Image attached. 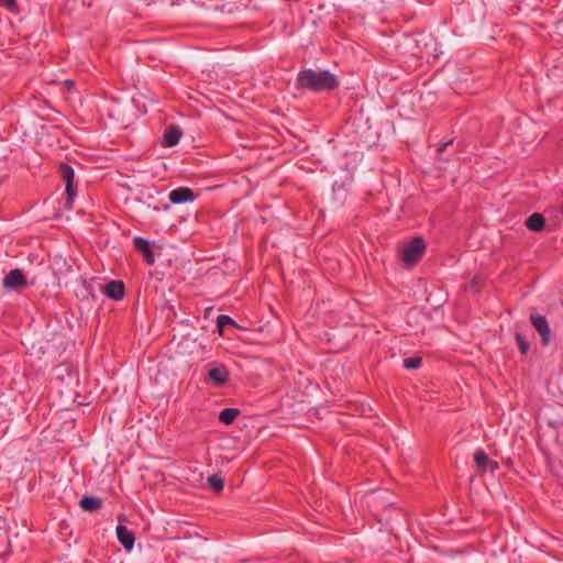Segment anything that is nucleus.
<instances>
[{
    "label": "nucleus",
    "mask_w": 563,
    "mask_h": 563,
    "mask_svg": "<svg viewBox=\"0 0 563 563\" xmlns=\"http://www.w3.org/2000/svg\"><path fill=\"white\" fill-rule=\"evenodd\" d=\"M339 86L336 76L329 70L301 69L297 74L295 87L313 92L332 91Z\"/></svg>",
    "instance_id": "nucleus-1"
},
{
    "label": "nucleus",
    "mask_w": 563,
    "mask_h": 563,
    "mask_svg": "<svg viewBox=\"0 0 563 563\" xmlns=\"http://www.w3.org/2000/svg\"><path fill=\"white\" fill-rule=\"evenodd\" d=\"M426 250L422 238H415L408 242L402 249V261L408 265L416 264L423 255Z\"/></svg>",
    "instance_id": "nucleus-2"
},
{
    "label": "nucleus",
    "mask_w": 563,
    "mask_h": 563,
    "mask_svg": "<svg viewBox=\"0 0 563 563\" xmlns=\"http://www.w3.org/2000/svg\"><path fill=\"white\" fill-rule=\"evenodd\" d=\"M530 321L537 332L540 334L542 345L548 346L551 342L552 335L547 318L541 314L531 313Z\"/></svg>",
    "instance_id": "nucleus-3"
},
{
    "label": "nucleus",
    "mask_w": 563,
    "mask_h": 563,
    "mask_svg": "<svg viewBox=\"0 0 563 563\" xmlns=\"http://www.w3.org/2000/svg\"><path fill=\"white\" fill-rule=\"evenodd\" d=\"M26 285V277L20 268L11 269L2 279V286L8 290H16Z\"/></svg>",
    "instance_id": "nucleus-4"
},
{
    "label": "nucleus",
    "mask_w": 563,
    "mask_h": 563,
    "mask_svg": "<svg viewBox=\"0 0 563 563\" xmlns=\"http://www.w3.org/2000/svg\"><path fill=\"white\" fill-rule=\"evenodd\" d=\"M474 463L476 468L482 472H490L494 473L496 470H498V463L490 460L487 455V453L483 449L476 450L474 454Z\"/></svg>",
    "instance_id": "nucleus-5"
},
{
    "label": "nucleus",
    "mask_w": 563,
    "mask_h": 563,
    "mask_svg": "<svg viewBox=\"0 0 563 563\" xmlns=\"http://www.w3.org/2000/svg\"><path fill=\"white\" fill-rule=\"evenodd\" d=\"M133 245L136 251L143 255V260L147 265H153L155 262L154 252L151 249L150 242L141 236L133 239Z\"/></svg>",
    "instance_id": "nucleus-6"
},
{
    "label": "nucleus",
    "mask_w": 563,
    "mask_h": 563,
    "mask_svg": "<svg viewBox=\"0 0 563 563\" xmlns=\"http://www.w3.org/2000/svg\"><path fill=\"white\" fill-rule=\"evenodd\" d=\"M196 199V195L188 187H179L169 192V200L174 205L190 202Z\"/></svg>",
    "instance_id": "nucleus-7"
},
{
    "label": "nucleus",
    "mask_w": 563,
    "mask_h": 563,
    "mask_svg": "<svg viewBox=\"0 0 563 563\" xmlns=\"http://www.w3.org/2000/svg\"><path fill=\"white\" fill-rule=\"evenodd\" d=\"M103 294L113 300H121L125 295V287L121 280H111L103 287Z\"/></svg>",
    "instance_id": "nucleus-8"
},
{
    "label": "nucleus",
    "mask_w": 563,
    "mask_h": 563,
    "mask_svg": "<svg viewBox=\"0 0 563 563\" xmlns=\"http://www.w3.org/2000/svg\"><path fill=\"white\" fill-rule=\"evenodd\" d=\"M183 135V131L177 125H169L163 134L162 145L164 147H172L178 144L180 137Z\"/></svg>",
    "instance_id": "nucleus-9"
},
{
    "label": "nucleus",
    "mask_w": 563,
    "mask_h": 563,
    "mask_svg": "<svg viewBox=\"0 0 563 563\" xmlns=\"http://www.w3.org/2000/svg\"><path fill=\"white\" fill-rule=\"evenodd\" d=\"M117 538L124 549L129 551L133 549L135 536L125 526L119 525L117 527Z\"/></svg>",
    "instance_id": "nucleus-10"
},
{
    "label": "nucleus",
    "mask_w": 563,
    "mask_h": 563,
    "mask_svg": "<svg viewBox=\"0 0 563 563\" xmlns=\"http://www.w3.org/2000/svg\"><path fill=\"white\" fill-rule=\"evenodd\" d=\"M208 378L216 385H223L229 379V371L224 365L212 367L208 372Z\"/></svg>",
    "instance_id": "nucleus-11"
},
{
    "label": "nucleus",
    "mask_w": 563,
    "mask_h": 563,
    "mask_svg": "<svg viewBox=\"0 0 563 563\" xmlns=\"http://www.w3.org/2000/svg\"><path fill=\"white\" fill-rule=\"evenodd\" d=\"M79 506L85 511L95 512L101 509L102 499L99 497L84 496L79 501Z\"/></svg>",
    "instance_id": "nucleus-12"
},
{
    "label": "nucleus",
    "mask_w": 563,
    "mask_h": 563,
    "mask_svg": "<svg viewBox=\"0 0 563 563\" xmlns=\"http://www.w3.org/2000/svg\"><path fill=\"white\" fill-rule=\"evenodd\" d=\"M527 228L532 232H540L544 229L545 219L541 213H532L526 221Z\"/></svg>",
    "instance_id": "nucleus-13"
},
{
    "label": "nucleus",
    "mask_w": 563,
    "mask_h": 563,
    "mask_svg": "<svg viewBox=\"0 0 563 563\" xmlns=\"http://www.w3.org/2000/svg\"><path fill=\"white\" fill-rule=\"evenodd\" d=\"M240 415V410L236 408H224L219 413V420L223 424H231L235 418Z\"/></svg>",
    "instance_id": "nucleus-14"
},
{
    "label": "nucleus",
    "mask_w": 563,
    "mask_h": 563,
    "mask_svg": "<svg viewBox=\"0 0 563 563\" xmlns=\"http://www.w3.org/2000/svg\"><path fill=\"white\" fill-rule=\"evenodd\" d=\"M58 172L65 184L74 183L75 172L70 165L66 163L59 164Z\"/></svg>",
    "instance_id": "nucleus-15"
},
{
    "label": "nucleus",
    "mask_w": 563,
    "mask_h": 563,
    "mask_svg": "<svg viewBox=\"0 0 563 563\" xmlns=\"http://www.w3.org/2000/svg\"><path fill=\"white\" fill-rule=\"evenodd\" d=\"M515 339H516V342H517V345H518V349H519L520 353L522 355H526L529 352V350H530V344H529L528 340L520 332H516Z\"/></svg>",
    "instance_id": "nucleus-16"
},
{
    "label": "nucleus",
    "mask_w": 563,
    "mask_h": 563,
    "mask_svg": "<svg viewBox=\"0 0 563 563\" xmlns=\"http://www.w3.org/2000/svg\"><path fill=\"white\" fill-rule=\"evenodd\" d=\"M208 484L213 492H221L224 486L223 478L219 475L209 476Z\"/></svg>",
    "instance_id": "nucleus-17"
},
{
    "label": "nucleus",
    "mask_w": 563,
    "mask_h": 563,
    "mask_svg": "<svg viewBox=\"0 0 563 563\" xmlns=\"http://www.w3.org/2000/svg\"><path fill=\"white\" fill-rule=\"evenodd\" d=\"M65 186H66V195H67V201L65 203V207L67 209H71V203H73L74 198L77 195V189H76V186L74 183L65 184Z\"/></svg>",
    "instance_id": "nucleus-18"
},
{
    "label": "nucleus",
    "mask_w": 563,
    "mask_h": 563,
    "mask_svg": "<svg viewBox=\"0 0 563 563\" xmlns=\"http://www.w3.org/2000/svg\"><path fill=\"white\" fill-rule=\"evenodd\" d=\"M234 323H235L234 320L227 314H220L217 318V328L219 329L220 333L227 325L234 324Z\"/></svg>",
    "instance_id": "nucleus-19"
},
{
    "label": "nucleus",
    "mask_w": 563,
    "mask_h": 563,
    "mask_svg": "<svg viewBox=\"0 0 563 563\" xmlns=\"http://www.w3.org/2000/svg\"><path fill=\"white\" fill-rule=\"evenodd\" d=\"M421 357H408L404 360V367L407 369H417L421 366Z\"/></svg>",
    "instance_id": "nucleus-20"
},
{
    "label": "nucleus",
    "mask_w": 563,
    "mask_h": 563,
    "mask_svg": "<svg viewBox=\"0 0 563 563\" xmlns=\"http://www.w3.org/2000/svg\"><path fill=\"white\" fill-rule=\"evenodd\" d=\"M1 5L13 13L19 10L16 0H1Z\"/></svg>",
    "instance_id": "nucleus-21"
},
{
    "label": "nucleus",
    "mask_w": 563,
    "mask_h": 563,
    "mask_svg": "<svg viewBox=\"0 0 563 563\" xmlns=\"http://www.w3.org/2000/svg\"><path fill=\"white\" fill-rule=\"evenodd\" d=\"M452 143H453V140H450L448 142H443V143H439L438 148H437L438 154L441 155L449 145H452Z\"/></svg>",
    "instance_id": "nucleus-22"
}]
</instances>
